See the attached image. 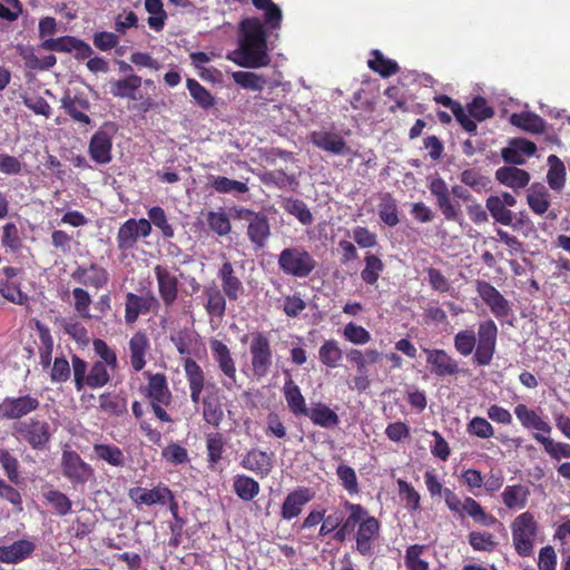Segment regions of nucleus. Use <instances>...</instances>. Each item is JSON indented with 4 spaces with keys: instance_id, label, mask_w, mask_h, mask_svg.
Segmentation results:
<instances>
[{
    "instance_id": "48",
    "label": "nucleus",
    "mask_w": 570,
    "mask_h": 570,
    "mask_svg": "<svg viewBox=\"0 0 570 570\" xmlns=\"http://www.w3.org/2000/svg\"><path fill=\"white\" fill-rule=\"evenodd\" d=\"M549 169L547 174V181L551 189L561 190L566 183V167L560 158L556 155L548 157Z\"/></svg>"
},
{
    "instance_id": "38",
    "label": "nucleus",
    "mask_w": 570,
    "mask_h": 570,
    "mask_svg": "<svg viewBox=\"0 0 570 570\" xmlns=\"http://www.w3.org/2000/svg\"><path fill=\"white\" fill-rule=\"evenodd\" d=\"M33 550V544L27 540H18L10 546L0 547V562L17 563L27 558Z\"/></svg>"
},
{
    "instance_id": "46",
    "label": "nucleus",
    "mask_w": 570,
    "mask_h": 570,
    "mask_svg": "<svg viewBox=\"0 0 570 570\" xmlns=\"http://www.w3.org/2000/svg\"><path fill=\"white\" fill-rule=\"evenodd\" d=\"M318 357L321 363L326 367H337L343 358V352L338 345V342L334 338L326 340L320 346Z\"/></svg>"
},
{
    "instance_id": "4",
    "label": "nucleus",
    "mask_w": 570,
    "mask_h": 570,
    "mask_svg": "<svg viewBox=\"0 0 570 570\" xmlns=\"http://www.w3.org/2000/svg\"><path fill=\"white\" fill-rule=\"evenodd\" d=\"M424 481L430 495L432 498L443 495L448 509L460 519L470 517L475 523L482 527L500 524L503 528V524L493 514L487 512L475 499L465 497L461 500L454 491L449 488H443L442 483L432 471L424 473Z\"/></svg>"
},
{
    "instance_id": "53",
    "label": "nucleus",
    "mask_w": 570,
    "mask_h": 570,
    "mask_svg": "<svg viewBox=\"0 0 570 570\" xmlns=\"http://www.w3.org/2000/svg\"><path fill=\"white\" fill-rule=\"evenodd\" d=\"M232 78L243 89L262 91L267 83V79L250 71H234Z\"/></svg>"
},
{
    "instance_id": "11",
    "label": "nucleus",
    "mask_w": 570,
    "mask_h": 570,
    "mask_svg": "<svg viewBox=\"0 0 570 570\" xmlns=\"http://www.w3.org/2000/svg\"><path fill=\"white\" fill-rule=\"evenodd\" d=\"M151 234V224L146 218H129L120 225L116 240L117 247L121 253L132 250L139 238H146Z\"/></svg>"
},
{
    "instance_id": "34",
    "label": "nucleus",
    "mask_w": 570,
    "mask_h": 570,
    "mask_svg": "<svg viewBox=\"0 0 570 570\" xmlns=\"http://www.w3.org/2000/svg\"><path fill=\"white\" fill-rule=\"evenodd\" d=\"M284 397L287 406L294 416L305 415L307 413V405L299 386L289 377L285 381L283 386Z\"/></svg>"
},
{
    "instance_id": "5",
    "label": "nucleus",
    "mask_w": 570,
    "mask_h": 570,
    "mask_svg": "<svg viewBox=\"0 0 570 570\" xmlns=\"http://www.w3.org/2000/svg\"><path fill=\"white\" fill-rule=\"evenodd\" d=\"M40 47L45 50L57 52H75V58L78 60L88 59L87 68L94 72H107L108 62L101 57L90 58L94 53L91 47L83 40L72 36H62L59 38L46 39Z\"/></svg>"
},
{
    "instance_id": "6",
    "label": "nucleus",
    "mask_w": 570,
    "mask_h": 570,
    "mask_svg": "<svg viewBox=\"0 0 570 570\" xmlns=\"http://www.w3.org/2000/svg\"><path fill=\"white\" fill-rule=\"evenodd\" d=\"M279 269L289 276L305 278L316 268L313 255L301 246L284 248L278 255Z\"/></svg>"
},
{
    "instance_id": "32",
    "label": "nucleus",
    "mask_w": 570,
    "mask_h": 570,
    "mask_svg": "<svg viewBox=\"0 0 570 570\" xmlns=\"http://www.w3.org/2000/svg\"><path fill=\"white\" fill-rule=\"evenodd\" d=\"M514 414L524 429H533L538 432L550 434L551 425L542 419L534 410L529 409L525 404H518L514 407Z\"/></svg>"
},
{
    "instance_id": "59",
    "label": "nucleus",
    "mask_w": 570,
    "mask_h": 570,
    "mask_svg": "<svg viewBox=\"0 0 570 570\" xmlns=\"http://www.w3.org/2000/svg\"><path fill=\"white\" fill-rule=\"evenodd\" d=\"M209 229L218 236H227L232 232V224L224 210H210L206 215Z\"/></svg>"
},
{
    "instance_id": "49",
    "label": "nucleus",
    "mask_w": 570,
    "mask_h": 570,
    "mask_svg": "<svg viewBox=\"0 0 570 570\" xmlns=\"http://www.w3.org/2000/svg\"><path fill=\"white\" fill-rule=\"evenodd\" d=\"M94 452L96 456L107 462L109 465L115 468H121L125 465V455L120 448L114 444H95Z\"/></svg>"
},
{
    "instance_id": "39",
    "label": "nucleus",
    "mask_w": 570,
    "mask_h": 570,
    "mask_svg": "<svg viewBox=\"0 0 570 570\" xmlns=\"http://www.w3.org/2000/svg\"><path fill=\"white\" fill-rule=\"evenodd\" d=\"M63 107L73 121L85 125L90 124V118L87 115L90 109L88 99L78 96L67 97L63 99Z\"/></svg>"
},
{
    "instance_id": "63",
    "label": "nucleus",
    "mask_w": 570,
    "mask_h": 570,
    "mask_svg": "<svg viewBox=\"0 0 570 570\" xmlns=\"http://www.w3.org/2000/svg\"><path fill=\"white\" fill-rule=\"evenodd\" d=\"M45 500L51 509L59 515H66L71 511L72 503L70 499L58 490H49L43 493Z\"/></svg>"
},
{
    "instance_id": "24",
    "label": "nucleus",
    "mask_w": 570,
    "mask_h": 570,
    "mask_svg": "<svg viewBox=\"0 0 570 570\" xmlns=\"http://www.w3.org/2000/svg\"><path fill=\"white\" fill-rule=\"evenodd\" d=\"M128 497L138 507L154 504L164 505L166 504V497H171V490L164 484H158L153 489L135 487L128 490Z\"/></svg>"
},
{
    "instance_id": "13",
    "label": "nucleus",
    "mask_w": 570,
    "mask_h": 570,
    "mask_svg": "<svg viewBox=\"0 0 570 570\" xmlns=\"http://www.w3.org/2000/svg\"><path fill=\"white\" fill-rule=\"evenodd\" d=\"M431 373L439 377L458 376L463 370L459 362L442 348H424Z\"/></svg>"
},
{
    "instance_id": "35",
    "label": "nucleus",
    "mask_w": 570,
    "mask_h": 570,
    "mask_svg": "<svg viewBox=\"0 0 570 570\" xmlns=\"http://www.w3.org/2000/svg\"><path fill=\"white\" fill-rule=\"evenodd\" d=\"M509 120L513 126L531 134H543L547 129L546 120L531 111L514 112Z\"/></svg>"
},
{
    "instance_id": "31",
    "label": "nucleus",
    "mask_w": 570,
    "mask_h": 570,
    "mask_svg": "<svg viewBox=\"0 0 570 570\" xmlns=\"http://www.w3.org/2000/svg\"><path fill=\"white\" fill-rule=\"evenodd\" d=\"M497 180L514 190L522 189L530 181V174L514 166H503L495 171Z\"/></svg>"
},
{
    "instance_id": "26",
    "label": "nucleus",
    "mask_w": 570,
    "mask_h": 570,
    "mask_svg": "<svg viewBox=\"0 0 570 570\" xmlns=\"http://www.w3.org/2000/svg\"><path fill=\"white\" fill-rule=\"evenodd\" d=\"M309 140L317 148L334 155H345L350 153V148L344 138L334 131H313L309 135Z\"/></svg>"
},
{
    "instance_id": "14",
    "label": "nucleus",
    "mask_w": 570,
    "mask_h": 570,
    "mask_svg": "<svg viewBox=\"0 0 570 570\" xmlns=\"http://www.w3.org/2000/svg\"><path fill=\"white\" fill-rule=\"evenodd\" d=\"M209 347L213 354L215 362L217 363L219 370L225 375L226 381L223 382V385L227 390H232L236 384V363L232 355L229 347L219 340H210Z\"/></svg>"
},
{
    "instance_id": "40",
    "label": "nucleus",
    "mask_w": 570,
    "mask_h": 570,
    "mask_svg": "<svg viewBox=\"0 0 570 570\" xmlns=\"http://www.w3.org/2000/svg\"><path fill=\"white\" fill-rule=\"evenodd\" d=\"M141 82V77L130 73L124 79L110 82V94L117 98L136 99L135 92L140 88Z\"/></svg>"
},
{
    "instance_id": "41",
    "label": "nucleus",
    "mask_w": 570,
    "mask_h": 570,
    "mask_svg": "<svg viewBox=\"0 0 570 570\" xmlns=\"http://www.w3.org/2000/svg\"><path fill=\"white\" fill-rule=\"evenodd\" d=\"M233 490L243 501H252L261 491L259 483L252 476L237 474L233 480Z\"/></svg>"
},
{
    "instance_id": "58",
    "label": "nucleus",
    "mask_w": 570,
    "mask_h": 570,
    "mask_svg": "<svg viewBox=\"0 0 570 570\" xmlns=\"http://www.w3.org/2000/svg\"><path fill=\"white\" fill-rule=\"evenodd\" d=\"M210 186L219 194H245L248 191V186L245 183L225 176L213 177Z\"/></svg>"
},
{
    "instance_id": "28",
    "label": "nucleus",
    "mask_w": 570,
    "mask_h": 570,
    "mask_svg": "<svg viewBox=\"0 0 570 570\" xmlns=\"http://www.w3.org/2000/svg\"><path fill=\"white\" fill-rule=\"evenodd\" d=\"M130 365L136 372H140L147 363L146 356L150 350V342L147 334L137 331L128 343Z\"/></svg>"
},
{
    "instance_id": "43",
    "label": "nucleus",
    "mask_w": 570,
    "mask_h": 570,
    "mask_svg": "<svg viewBox=\"0 0 570 570\" xmlns=\"http://www.w3.org/2000/svg\"><path fill=\"white\" fill-rule=\"evenodd\" d=\"M224 451L225 441L222 433L214 432L206 435L207 463L210 470H215L223 460Z\"/></svg>"
},
{
    "instance_id": "27",
    "label": "nucleus",
    "mask_w": 570,
    "mask_h": 570,
    "mask_svg": "<svg viewBox=\"0 0 570 570\" xmlns=\"http://www.w3.org/2000/svg\"><path fill=\"white\" fill-rule=\"evenodd\" d=\"M148 383L145 386L142 393L149 400L150 404L164 403L168 406L171 402V392L168 389L167 380L165 374L148 373Z\"/></svg>"
},
{
    "instance_id": "47",
    "label": "nucleus",
    "mask_w": 570,
    "mask_h": 570,
    "mask_svg": "<svg viewBox=\"0 0 570 570\" xmlns=\"http://www.w3.org/2000/svg\"><path fill=\"white\" fill-rule=\"evenodd\" d=\"M186 87L194 102L200 108L208 110L216 105L215 97L196 79L188 78L186 80Z\"/></svg>"
},
{
    "instance_id": "9",
    "label": "nucleus",
    "mask_w": 570,
    "mask_h": 570,
    "mask_svg": "<svg viewBox=\"0 0 570 570\" xmlns=\"http://www.w3.org/2000/svg\"><path fill=\"white\" fill-rule=\"evenodd\" d=\"M431 195L435 199V205L448 222L460 223L462 218L461 205L454 199L445 180L436 176L428 185Z\"/></svg>"
},
{
    "instance_id": "21",
    "label": "nucleus",
    "mask_w": 570,
    "mask_h": 570,
    "mask_svg": "<svg viewBox=\"0 0 570 570\" xmlns=\"http://www.w3.org/2000/svg\"><path fill=\"white\" fill-rule=\"evenodd\" d=\"M217 276L222 283L220 289L227 296L229 302H236L240 298V296H243L245 287L229 261H225L220 265L217 272Z\"/></svg>"
},
{
    "instance_id": "19",
    "label": "nucleus",
    "mask_w": 570,
    "mask_h": 570,
    "mask_svg": "<svg viewBox=\"0 0 570 570\" xmlns=\"http://www.w3.org/2000/svg\"><path fill=\"white\" fill-rule=\"evenodd\" d=\"M154 273L157 281L158 293L164 305L167 308L171 307L178 298V277L163 265H156L154 267Z\"/></svg>"
},
{
    "instance_id": "60",
    "label": "nucleus",
    "mask_w": 570,
    "mask_h": 570,
    "mask_svg": "<svg viewBox=\"0 0 570 570\" xmlns=\"http://www.w3.org/2000/svg\"><path fill=\"white\" fill-rule=\"evenodd\" d=\"M425 549L424 544H412L406 548L404 556L406 570H429V562L421 558Z\"/></svg>"
},
{
    "instance_id": "1",
    "label": "nucleus",
    "mask_w": 570,
    "mask_h": 570,
    "mask_svg": "<svg viewBox=\"0 0 570 570\" xmlns=\"http://www.w3.org/2000/svg\"><path fill=\"white\" fill-rule=\"evenodd\" d=\"M265 20L257 17L245 18L239 23L240 40L239 47L232 59L236 65L244 68H262L271 62L267 47V31Z\"/></svg>"
},
{
    "instance_id": "37",
    "label": "nucleus",
    "mask_w": 570,
    "mask_h": 570,
    "mask_svg": "<svg viewBox=\"0 0 570 570\" xmlns=\"http://www.w3.org/2000/svg\"><path fill=\"white\" fill-rule=\"evenodd\" d=\"M529 495V488L521 483L507 485L501 493L502 502L509 510H521L525 508Z\"/></svg>"
},
{
    "instance_id": "15",
    "label": "nucleus",
    "mask_w": 570,
    "mask_h": 570,
    "mask_svg": "<svg viewBox=\"0 0 570 570\" xmlns=\"http://www.w3.org/2000/svg\"><path fill=\"white\" fill-rule=\"evenodd\" d=\"M476 292L498 320L507 318L511 314L510 302L491 283L478 281Z\"/></svg>"
},
{
    "instance_id": "23",
    "label": "nucleus",
    "mask_w": 570,
    "mask_h": 570,
    "mask_svg": "<svg viewBox=\"0 0 570 570\" xmlns=\"http://www.w3.org/2000/svg\"><path fill=\"white\" fill-rule=\"evenodd\" d=\"M313 498L314 492L309 488H298L291 491L284 499L281 508L282 519L289 521L297 518L302 513L303 507L312 501Z\"/></svg>"
},
{
    "instance_id": "44",
    "label": "nucleus",
    "mask_w": 570,
    "mask_h": 570,
    "mask_svg": "<svg viewBox=\"0 0 570 570\" xmlns=\"http://www.w3.org/2000/svg\"><path fill=\"white\" fill-rule=\"evenodd\" d=\"M33 407L32 399L23 396L14 400H6L0 406V412L3 417L19 419L29 413Z\"/></svg>"
},
{
    "instance_id": "2",
    "label": "nucleus",
    "mask_w": 570,
    "mask_h": 570,
    "mask_svg": "<svg viewBox=\"0 0 570 570\" xmlns=\"http://www.w3.org/2000/svg\"><path fill=\"white\" fill-rule=\"evenodd\" d=\"M185 376L188 382L190 400L195 405L202 403L203 419L214 428H218L224 420V410L214 384L206 382V376L200 365L187 357L183 363Z\"/></svg>"
},
{
    "instance_id": "51",
    "label": "nucleus",
    "mask_w": 570,
    "mask_h": 570,
    "mask_svg": "<svg viewBox=\"0 0 570 570\" xmlns=\"http://www.w3.org/2000/svg\"><path fill=\"white\" fill-rule=\"evenodd\" d=\"M99 409L112 416H121L127 413V400L120 395L104 393L99 396Z\"/></svg>"
},
{
    "instance_id": "10",
    "label": "nucleus",
    "mask_w": 570,
    "mask_h": 570,
    "mask_svg": "<svg viewBox=\"0 0 570 570\" xmlns=\"http://www.w3.org/2000/svg\"><path fill=\"white\" fill-rule=\"evenodd\" d=\"M118 128L115 122L106 121L92 135L88 146V154L98 165H107L112 159V138Z\"/></svg>"
},
{
    "instance_id": "12",
    "label": "nucleus",
    "mask_w": 570,
    "mask_h": 570,
    "mask_svg": "<svg viewBox=\"0 0 570 570\" xmlns=\"http://www.w3.org/2000/svg\"><path fill=\"white\" fill-rule=\"evenodd\" d=\"M380 521L368 514L357 528L355 538V550L363 557H371L374 553V546L380 537Z\"/></svg>"
},
{
    "instance_id": "8",
    "label": "nucleus",
    "mask_w": 570,
    "mask_h": 570,
    "mask_svg": "<svg viewBox=\"0 0 570 570\" xmlns=\"http://www.w3.org/2000/svg\"><path fill=\"white\" fill-rule=\"evenodd\" d=\"M249 355L253 376L257 380L267 376L273 366V350L265 333L256 332L252 334Z\"/></svg>"
},
{
    "instance_id": "56",
    "label": "nucleus",
    "mask_w": 570,
    "mask_h": 570,
    "mask_svg": "<svg viewBox=\"0 0 570 570\" xmlns=\"http://www.w3.org/2000/svg\"><path fill=\"white\" fill-rule=\"evenodd\" d=\"M156 228L161 232L164 238L170 239L175 236V230L171 224H169L167 215L163 207L153 206L148 209V219Z\"/></svg>"
},
{
    "instance_id": "64",
    "label": "nucleus",
    "mask_w": 570,
    "mask_h": 570,
    "mask_svg": "<svg viewBox=\"0 0 570 570\" xmlns=\"http://www.w3.org/2000/svg\"><path fill=\"white\" fill-rule=\"evenodd\" d=\"M460 180L465 186L471 187L474 191L481 193L487 190L490 184L488 177L483 176L478 169H465L460 175Z\"/></svg>"
},
{
    "instance_id": "22",
    "label": "nucleus",
    "mask_w": 570,
    "mask_h": 570,
    "mask_svg": "<svg viewBox=\"0 0 570 570\" xmlns=\"http://www.w3.org/2000/svg\"><path fill=\"white\" fill-rule=\"evenodd\" d=\"M239 464L259 478H266L274 468L273 453L269 454L266 451L250 449L243 455Z\"/></svg>"
},
{
    "instance_id": "54",
    "label": "nucleus",
    "mask_w": 570,
    "mask_h": 570,
    "mask_svg": "<svg viewBox=\"0 0 570 570\" xmlns=\"http://www.w3.org/2000/svg\"><path fill=\"white\" fill-rule=\"evenodd\" d=\"M468 541L474 551L483 552H492L499 544L495 535L487 531H471Z\"/></svg>"
},
{
    "instance_id": "45",
    "label": "nucleus",
    "mask_w": 570,
    "mask_h": 570,
    "mask_svg": "<svg viewBox=\"0 0 570 570\" xmlns=\"http://www.w3.org/2000/svg\"><path fill=\"white\" fill-rule=\"evenodd\" d=\"M485 208L495 223L503 226L512 225L514 214L507 206L501 204L498 195H491L487 198Z\"/></svg>"
},
{
    "instance_id": "61",
    "label": "nucleus",
    "mask_w": 570,
    "mask_h": 570,
    "mask_svg": "<svg viewBox=\"0 0 570 570\" xmlns=\"http://www.w3.org/2000/svg\"><path fill=\"white\" fill-rule=\"evenodd\" d=\"M108 367L104 362H95L87 374L86 385L90 389L105 386L110 381Z\"/></svg>"
},
{
    "instance_id": "55",
    "label": "nucleus",
    "mask_w": 570,
    "mask_h": 570,
    "mask_svg": "<svg viewBox=\"0 0 570 570\" xmlns=\"http://www.w3.org/2000/svg\"><path fill=\"white\" fill-rule=\"evenodd\" d=\"M533 439L542 444L544 451L554 460L560 458H570V444L564 442L556 443L549 436H544L541 433H534Z\"/></svg>"
},
{
    "instance_id": "50",
    "label": "nucleus",
    "mask_w": 570,
    "mask_h": 570,
    "mask_svg": "<svg viewBox=\"0 0 570 570\" xmlns=\"http://www.w3.org/2000/svg\"><path fill=\"white\" fill-rule=\"evenodd\" d=\"M379 216L380 219L389 227H394L400 222L396 200L390 193H385L381 197V202L379 204Z\"/></svg>"
},
{
    "instance_id": "57",
    "label": "nucleus",
    "mask_w": 570,
    "mask_h": 570,
    "mask_svg": "<svg viewBox=\"0 0 570 570\" xmlns=\"http://www.w3.org/2000/svg\"><path fill=\"white\" fill-rule=\"evenodd\" d=\"M284 209L295 216L303 225H311L314 220L307 205L298 198H286L283 203Z\"/></svg>"
},
{
    "instance_id": "33",
    "label": "nucleus",
    "mask_w": 570,
    "mask_h": 570,
    "mask_svg": "<svg viewBox=\"0 0 570 570\" xmlns=\"http://www.w3.org/2000/svg\"><path fill=\"white\" fill-rule=\"evenodd\" d=\"M527 204L535 215H544L550 207V194L542 183H533L527 190Z\"/></svg>"
},
{
    "instance_id": "7",
    "label": "nucleus",
    "mask_w": 570,
    "mask_h": 570,
    "mask_svg": "<svg viewBox=\"0 0 570 570\" xmlns=\"http://www.w3.org/2000/svg\"><path fill=\"white\" fill-rule=\"evenodd\" d=\"M512 541L515 552L520 557H530L533 553L534 538L538 523L533 514L525 511L519 514L511 523Z\"/></svg>"
},
{
    "instance_id": "36",
    "label": "nucleus",
    "mask_w": 570,
    "mask_h": 570,
    "mask_svg": "<svg viewBox=\"0 0 570 570\" xmlns=\"http://www.w3.org/2000/svg\"><path fill=\"white\" fill-rule=\"evenodd\" d=\"M304 416H307L313 424L324 429H332L340 424L338 415L322 402L313 404Z\"/></svg>"
},
{
    "instance_id": "17",
    "label": "nucleus",
    "mask_w": 570,
    "mask_h": 570,
    "mask_svg": "<svg viewBox=\"0 0 570 570\" xmlns=\"http://www.w3.org/2000/svg\"><path fill=\"white\" fill-rule=\"evenodd\" d=\"M342 508L347 512V517H343L338 531L333 535V538L338 542L345 541L347 535L356 532L355 530H357L363 520H365L370 514L365 507L358 503H353L348 500H344L342 502Z\"/></svg>"
},
{
    "instance_id": "62",
    "label": "nucleus",
    "mask_w": 570,
    "mask_h": 570,
    "mask_svg": "<svg viewBox=\"0 0 570 570\" xmlns=\"http://www.w3.org/2000/svg\"><path fill=\"white\" fill-rule=\"evenodd\" d=\"M336 475L341 485L347 491L350 495H356L360 492L357 475L355 470L344 463H341L336 469Z\"/></svg>"
},
{
    "instance_id": "52",
    "label": "nucleus",
    "mask_w": 570,
    "mask_h": 570,
    "mask_svg": "<svg viewBox=\"0 0 570 570\" xmlns=\"http://www.w3.org/2000/svg\"><path fill=\"white\" fill-rule=\"evenodd\" d=\"M364 263L365 266L361 272V278L365 284L374 285L384 269V264L379 256L372 253L365 254Z\"/></svg>"
},
{
    "instance_id": "3",
    "label": "nucleus",
    "mask_w": 570,
    "mask_h": 570,
    "mask_svg": "<svg viewBox=\"0 0 570 570\" xmlns=\"http://www.w3.org/2000/svg\"><path fill=\"white\" fill-rule=\"evenodd\" d=\"M498 326L491 318L478 324V333L471 328L459 331L453 338L455 351L463 357L473 353L478 366L490 365L497 351Z\"/></svg>"
},
{
    "instance_id": "30",
    "label": "nucleus",
    "mask_w": 570,
    "mask_h": 570,
    "mask_svg": "<svg viewBox=\"0 0 570 570\" xmlns=\"http://www.w3.org/2000/svg\"><path fill=\"white\" fill-rule=\"evenodd\" d=\"M157 301L154 296L142 297L135 293H127L125 303V321L127 324H134L140 314L148 313L151 304Z\"/></svg>"
},
{
    "instance_id": "25",
    "label": "nucleus",
    "mask_w": 570,
    "mask_h": 570,
    "mask_svg": "<svg viewBox=\"0 0 570 570\" xmlns=\"http://www.w3.org/2000/svg\"><path fill=\"white\" fill-rule=\"evenodd\" d=\"M537 153V146L525 138L511 139L509 146L501 150V156L507 164L523 165L525 157Z\"/></svg>"
},
{
    "instance_id": "29",
    "label": "nucleus",
    "mask_w": 570,
    "mask_h": 570,
    "mask_svg": "<svg viewBox=\"0 0 570 570\" xmlns=\"http://www.w3.org/2000/svg\"><path fill=\"white\" fill-rule=\"evenodd\" d=\"M204 295L206 297L204 306L210 320L217 318L222 321L226 313L227 296L216 284L205 286Z\"/></svg>"
},
{
    "instance_id": "20",
    "label": "nucleus",
    "mask_w": 570,
    "mask_h": 570,
    "mask_svg": "<svg viewBox=\"0 0 570 570\" xmlns=\"http://www.w3.org/2000/svg\"><path fill=\"white\" fill-rule=\"evenodd\" d=\"M71 278L81 285L99 289L109 283V273L105 267L91 263L89 266H78L72 272Z\"/></svg>"
},
{
    "instance_id": "18",
    "label": "nucleus",
    "mask_w": 570,
    "mask_h": 570,
    "mask_svg": "<svg viewBox=\"0 0 570 570\" xmlns=\"http://www.w3.org/2000/svg\"><path fill=\"white\" fill-rule=\"evenodd\" d=\"M62 473L73 483H86L94 474L92 468L76 451H63Z\"/></svg>"
},
{
    "instance_id": "16",
    "label": "nucleus",
    "mask_w": 570,
    "mask_h": 570,
    "mask_svg": "<svg viewBox=\"0 0 570 570\" xmlns=\"http://www.w3.org/2000/svg\"><path fill=\"white\" fill-rule=\"evenodd\" d=\"M238 217L248 222L247 236L249 240L258 248L264 247L271 235L267 217L262 213H255L245 208L238 210Z\"/></svg>"
},
{
    "instance_id": "42",
    "label": "nucleus",
    "mask_w": 570,
    "mask_h": 570,
    "mask_svg": "<svg viewBox=\"0 0 570 570\" xmlns=\"http://www.w3.org/2000/svg\"><path fill=\"white\" fill-rule=\"evenodd\" d=\"M367 66L383 78H389L400 70L396 61L385 58L377 49L371 51V59H368Z\"/></svg>"
}]
</instances>
